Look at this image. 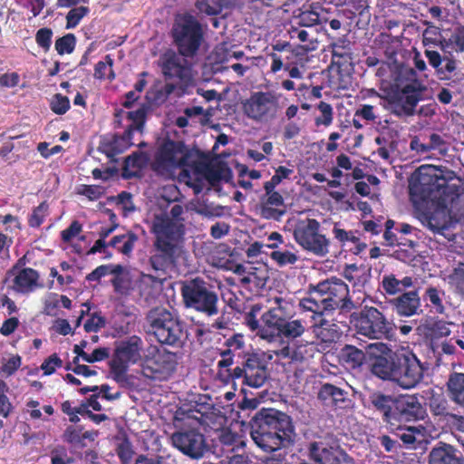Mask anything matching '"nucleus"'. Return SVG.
<instances>
[{"instance_id":"nucleus-1","label":"nucleus","mask_w":464,"mask_h":464,"mask_svg":"<svg viewBox=\"0 0 464 464\" xmlns=\"http://www.w3.org/2000/svg\"><path fill=\"white\" fill-rule=\"evenodd\" d=\"M249 434L259 450L273 454L263 464H286L285 448L295 443L296 436L291 416L275 408H261L249 420Z\"/></svg>"},{"instance_id":"nucleus-2","label":"nucleus","mask_w":464,"mask_h":464,"mask_svg":"<svg viewBox=\"0 0 464 464\" xmlns=\"http://www.w3.org/2000/svg\"><path fill=\"white\" fill-rule=\"evenodd\" d=\"M368 349L374 355L371 372L376 377L391 381L404 390L413 389L423 381L425 368L412 352H393L382 342L369 344Z\"/></svg>"},{"instance_id":"nucleus-3","label":"nucleus","mask_w":464,"mask_h":464,"mask_svg":"<svg viewBox=\"0 0 464 464\" xmlns=\"http://www.w3.org/2000/svg\"><path fill=\"white\" fill-rule=\"evenodd\" d=\"M183 212L180 204H174L169 213L154 216L151 226L154 254L149 261L156 271H165L174 266L180 256L185 236Z\"/></svg>"},{"instance_id":"nucleus-4","label":"nucleus","mask_w":464,"mask_h":464,"mask_svg":"<svg viewBox=\"0 0 464 464\" xmlns=\"http://www.w3.org/2000/svg\"><path fill=\"white\" fill-rule=\"evenodd\" d=\"M397 90L388 95L389 109L396 116H412L427 87L418 78L416 71L401 66L395 78Z\"/></svg>"},{"instance_id":"nucleus-5","label":"nucleus","mask_w":464,"mask_h":464,"mask_svg":"<svg viewBox=\"0 0 464 464\" xmlns=\"http://www.w3.org/2000/svg\"><path fill=\"white\" fill-rule=\"evenodd\" d=\"M274 307L269 308L260 317L257 318L261 311L259 304H253L250 310L245 314V324L256 334L268 342L277 340L288 314H286L288 303L282 297H276Z\"/></svg>"},{"instance_id":"nucleus-6","label":"nucleus","mask_w":464,"mask_h":464,"mask_svg":"<svg viewBox=\"0 0 464 464\" xmlns=\"http://www.w3.org/2000/svg\"><path fill=\"white\" fill-rule=\"evenodd\" d=\"M453 177V171L444 175L440 169L420 167L409 186L410 195L413 200L444 201L449 195V181Z\"/></svg>"},{"instance_id":"nucleus-7","label":"nucleus","mask_w":464,"mask_h":464,"mask_svg":"<svg viewBox=\"0 0 464 464\" xmlns=\"http://www.w3.org/2000/svg\"><path fill=\"white\" fill-rule=\"evenodd\" d=\"M150 332L161 344L180 347L183 344L184 324L179 317L162 306L152 308L147 314Z\"/></svg>"},{"instance_id":"nucleus-8","label":"nucleus","mask_w":464,"mask_h":464,"mask_svg":"<svg viewBox=\"0 0 464 464\" xmlns=\"http://www.w3.org/2000/svg\"><path fill=\"white\" fill-rule=\"evenodd\" d=\"M193 411L189 410L187 417L181 419L184 425L179 426L178 430L170 436V441L174 448L179 450L185 456L192 459H199L208 450L205 435L199 430V418L191 415Z\"/></svg>"},{"instance_id":"nucleus-9","label":"nucleus","mask_w":464,"mask_h":464,"mask_svg":"<svg viewBox=\"0 0 464 464\" xmlns=\"http://www.w3.org/2000/svg\"><path fill=\"white\" fill-rule=\"evenodd\" d=\"M171 36L179 55L185 58L195 57L204 42V32L198 20L190 14L176 17Z\"/></svg>"},{"instance_id":"nucleus-10","label":"nucleus","mask_w":464,"mask_h":464,"mask_svg":"<svg viewBox=\"0 0 464 464\" xmlns=\"http://www.w3.org/2000/svg\"><path fill=\"white\" fill-rule=\"evenodd\" d=\"M180 293L187 308L193 309L208 317L218 314V295L203 278L196 277L184 282Z\"/></svg>"},{"instance_id":"nucleus-11","label":"nucleus","mask_w":464,"mask_h":464,"mask_svg":"<svg viewBox=\"0 0 464 464\" xmlns=\"http://www.w3.org/2000/svg\"><path fill=\"white\" fill-rule=\"evenodd\" d=\"M308 294H319V297H322L324 302L323 305H325L329 313L335 310L350 312L354 308L349 286L336 276H331L315 285L310 284Z\"/></svg>"},{"instance_id":"nucleus-12","label":"nucleus","mask_w":464,"mask_h":464,"mask_svg":"<svg viewBox=\"0 0 464 464\" xmlns=\"http://www.w3.org/2000/svg\"><path fill=\"white\" fill-rule=\"evenodd\" d=\"M351 322L358 334L369 339H390L392 335V324L373 306H364L358 314L352 315Z\"/></svg>"},{"instance_id":"nucleus-13","label":"nucleus","mask_w":464,"mask_h":464,"mask_svg":"<svg viewBox=\"0 0 464 464\" xmlns=\"http://www.w3.org/2000/svg\"><path fill=\"white\" fill-rule=\"evenodd\" d=\"M280 94L274 92H254L242 102L243 113L250 120L267 123L277 118Z\"/></svg>"},{"instance_id":"nucleus-14","label":"nucleus","mask_w":464,"mask_h":464,"mask_svg":"<svg viewBox=\"0 0 464 464\" xmlns=\"http://www.w3.org/2000/svg\"><path fill=\"white\" fill-rule=\"evenodd\" d=\"M190 152L182 141L166 140L158 148L151 169L158 174H164L181 167H190Z\"/></svg>"},{"instance_id":"nucleus-15","label":"nucleus","mask_w":464,"mask_h":464,"mask_svg":"<svg viewBox=\"0 0 464 464\" xmlns=\"http://www.w3.org/2000/svg\"><path fill=\"white\" fill-rule=\"evenodd\" d=\"M177 365V353L153 346L148 350L143 359L141 371L146 378L166 380L175 372Z\"/></svg>"},{"instance_id":"nucleus-16","label":"nucleus","mask_w":464,"mask_h":464,"mask_svg":"<svg viewBox=\"0 0 464 464\" xmlns=\"http://www.w3.org/2000/svg\"><path fill=\"white\" fill-rule=\"evenodd\" d=\"M294 238L303 249L317 256L329 253L330 241L320 233V223L314 218L299 221L294 229Z\"/></svg>"},{"instance_id":"nucleus-17","label":"nucleus","mask_w":464,"mask_h":464,"mask_svg":"<svg viewBox=\"0 0 464 464\" xmlns=\"http://www.w3.org/2000/svg\"><path fill=\"white\" fill-rule=\"evenodd\" d=\"M307 457L314 464H356L355 459L337 442L314 440L306 446Z\"/></svg>"},{"instance_id":"nucleus-18","label":"nucleus","mask_w":464,"mask_h":464,"mask_svg":"<svg viewBox=\"0 0 464 464\" xmlns=\"http://www.w3.org/2000/svg\"><path fill=\"white\" fill-rule=\"evenodd\" d=\"M234 375L249 387H262L269 377L265 356L256 353L247 354L242 365L235 367Z\"/></svg>"},{"instance_id":"nucleus-19","label":"nucleus","mask_w":464,"mask_h":464,"mask_svg":"<svg viewBox=\"0 0 464 464\" xmlns=\"http://www.w3.org/2000/svg\"><path fill=\"white\" fill-rule=\"evenodd\" d=\"M426 414L425 407L416 395L396 396L388 425L393 429L394 426L423 420Z\"/></svg>"},{"instance_id":"nucleus-20","label":"nucleus","mask_w":464,"mask_h":464,"mask_svg":"<svg viewBox=\"0 0 464 464\" xmlns=\"http://www.w3.org/2000/svg\"><path fill=\"white\" fill-rule=\"evenodd\" d=\"M159 66L166 80H178L181 83H188L192 78L191 67L186 58L172 49L160 54Z\"/></svg>"},{"instance_id":"nucleus-21","label":"nucleus","mask_w":464,"mask_h":464,"mask_svg":"<svg viewBox=\"0 0 464 464\" xmlns=\"http://www.w3.org/2000/svg\"><path fill=\"white\" fill-rule=\"evenodd\" d=\"M9 276H14L12 288L16 293L27 295L44 287L39 272L34 268H23Z\"/></svg>"},{"instance_id":"nucleus-22","label":"nucleus","mask_w":464,"mask_h":464,"mask_svg":"<svg viewBox=\"0 0 464 464\" xmlns=\"http://www.w3.org/2000/svg\"><path fill=\"white\" fill-rule=\"evenodd\" d=\"M428 464H464V457L455 446L439 441L429 451Z\"/></svg>"},{"instance_id":"nucleus-23","label":"nucleus","mask_w":464,"mask_h":464,"mask_svg":"<svg viewBox=\"0 0 464 464\" xmlns=\"http://www.w3.org/2000/svg\"><path fill=\"white\" fill-rule=\"evenodd\" d=\"M318 399L325 405H330L335 409L345 410L352 405L349 392L329 382L322 384L318 392Z\"/></svg>"},{"instance_id":"nucleus-24","label":"nucleus","mask_w":464,"mask_h":464,"mask_svg":"<svg viewBox=\"0 0 464 464\" xmlns=\"http://www.w3.org/2000/svg\"><path fill=\"white\" fill-rule=\"evenodd\" d=\"M190 168L193 170L192 174L189 169H184L181 175L187 179L186 183L193 188L196 193H199L202 190V179L198 176L204 175L211 185H215L221 180V173L218 169H207L204 172V168L199 163H194Z\"/></svg>"},{"instance_id":"nucleus-25","label":"nucleus","mask_w":464,"mask_h":464,"mask_svg":"<svg viewBox=\"0 0 464 464\" xmlns=\"http://www.w3.org/2000/svg\"><path fill=\"white\" fill-rule=\"evenodd\" d=\"M393 311L404 317H410L421 312L420 298L417 289L401 294L391 301Z\"/></svg>"},{"instance_id":"nucleus-26","label":"nucleus","mask_w":464,"mask_h":464,"mask_svg":"<svg viewBox=\"0 0 464 464\" xmlns=\"http://www.w3.org/2000/svg\"><path fill=\"white\" fill-rule=\"evenodd\" d=\"M133 145L130 130H125L122 134H113L105 137L101 142L102 151L108 158H113L116 155L123 153Z\"/></svg>"},{"instance_id":"nucleus-27","label":"nucleus","mask_w":464,"mask_h":464,"mask_svg":"<svg viewBox=\"0 0 464 464\" xmlns=\"http://www.w3.org/2000/svg\"><path fill=\"white\" fill-rule=\"evenodd\" d=\"M287 33L291 40L296 41L300 48L305 52L314 51L317 48V30L307 28L291 23Z\"/></svg>"},{"instance_id":"nucleus-28","label":"nucleus","mask_w":464,"mask_h":464,"mask_svg":"<svg viewBox=\"0 0 464 464\" xmlns=\"http://www.w3.org/2000/svg\"><path fill=\"white\" fill-rule=\"evenodd\" d=\"M311 328L314 336L325 343H336L342 335L340 327L324 316L314 320Z\"/></svg>"},{"instance_id":"nucleus-29","label":"nucleus","mask_w":464,"mask_h":464,"mask_svg":"<svg viewBox=\"0 0 464 464\" xmlns=\"http://www.w3.org/2000/svg\"><path fill=\"white\" fill-rule=\"evenodd\" d=\"M365 360V353L355 345L344 344L338 353L339 362L347 370L359 369Z\"/></svg>"},{"instance_id":"nucleus-30","label":"nucleus","mask_w":464,"mask_h":464,"mask_svg":"<svg viewBox=\"0 0 464 464\" xmlns=\"http://www.w3.org/2000/svg\"><path fill=\"white\" fill-rule=\"evenodd\" d=\"M284 206V198L279 192L266 194L262 198L260 205V215L266 219L279 220L285 214V210L278 208Z\"/></svg>"},{"instance_id":"nucleus-31","label":"nucleus","mask_w":464,"mask_h":464,"mask_svg":"<svg viewBox=\"0 0 464 464\" xmlns=\"http://www.w3.org/2000/svg\"><path fill=\"white\" fill-rule=\"evenodd\" d=\"M396 396L384 394L380 391L369 394L368 401L370 407L382 415V420L389 423L391 413L393 410Z\"/></svg>"},{"instance_id":"nucleus-32","label":"nucleus","mask_w":464,"mask_h":464,"mask_svg":"<svg viewBox=\"0 0 464 464\" xmlns=\"http://www.w3.org/2000/svg\"><path fill=\"white\" fill-rule=\"evenodd\" d=\"M391 431L402 441L406 448L410 449H416L424 435V428L421 425L418 427L406 424L398 425L391 429Z\"/></svg>"},{"instance_id":"nucleus-33","label":"nucleus","mask_w":464,"mask_h":464,"mask_svg":"<svg viewBox=\"0 0 464 464\" xmlns=\"http://www.w3.org/2000/svg\"><path fill=\"white\" fill-rule=\"evenodd\" d=\"M142 340L137 336H130L121 343L115 349V355L127 362H137L140 358Z\"/></svg>"},{"instance_id":"nucleus-34","label":"nucleus","mask_w":464,"mask_h":464,"mask_svg":"<svg viewBox=\"0 0 464 464\" xmlns=\"http://www.w3.org/2000/svg\"><path fill=\"white\" fill-rule=\"evenodd\" d=\"M423 217L427 227L434 233L442 234L443 230L448 228V213L445 205L438 204L434 210L424 212Z\"/></svg>"},{"instance_id":"nucleus-35","label":"nucleus","mask_w":464,"mask_h":464,"mask_svg":"<svg viewBox=\"0 0 464 464\" xmlns=\"http://www.w3.org/2000/svg\"><path fill=\"white\" fill-rule=\"evenodd\" d=\"M446 387L451 401L464 408V372H451Z\"/></svg>"},{"instance_id":"nucleus-36","label":"nucleus","mask_w":464,"mask_h":464,"mask_svg":"<svg viewBox=\"0 0 464 464\" xmlns=\"http://www.w3.org/2000/svg\"><path fill=\"white\" fill-rule=\"evenodd\" d=\"M307 328V323L304 319H293L288 315L279 334L277 340L294 341L301 337Z\"/></svg>"},{"instance_id":"nucleus-37","label":"nucleus","mask_w":464,"mask_h":464,"mask_svg":"<svg viewBox=\"0 0 464 464\" xmlns=\"http://www.w3.org/2000/svg\"><path fill=\"white\" fill-rule=\"evenodd\" d=\"M414 281L411 276H404L398 279L395 275H384L382 280V286L385 294L388 295H395L404 293L408 288L413 286Z\"/></svg>"},{"instance_id":"nucleus-38","label":"nucleus","mask_w":464,"mask_h":464,"mask_svg":"<svg viewBox=\"0 0 464 464\" xmlns=\"http://www.w3.org/2000/svg\"><path fill=\"white\" fill-rule=\"evenodd\" d=\"M449 324L443 320H427L422 324V334L432 343L450 334Z\"/></svg>"},{"instance_id":"nucleus-39","label":"nucleus","mask_w":464,"mask_h":464,"mask_svg":"<svg viewBox=\"0 0 464 464\" xmlns=\"http://www.w3.org/2000/svg\"><path fill=\"white\" fill-rule=\"evenodd\" d=\"M319 10H322L320 6H311L310 9L303 10L294 17L292 23L307 28H314L316 24L326 23L327 19L320 15Z\"/></svg>"},{"instance_id":"nucleus-40","label":"nucleus","mask_w":464,"mask_h":464,"mask_svg":"<svg viewBox=\"0 0 464 464\" xmlns=\"http://www.w3.org/2000/svg\"><path fill=\"white\" fill-rule=\"evenodd\" d=\"M308 295L309 296L304 297L299 301V307L303 311L312 312L313 320H317V318L329 314L328 310L325 308V305H323V303L324 302L322 297H319V294Z\"/></svg>"},{"instance_id":"nucleus-41","label":"nucleus","mask_w":464,"mask_h":464,"mask_svg":"<svg viewBox=\"0 0 464 464\" xmlns=\"http://www.w3.org/2000/svg\"><path fill=\"white\" fill-rule=\"evenodd\" d=\"M138 239L139 237L134 232L128 231L123 235L114 236L108 246L117 248L120 253L129 256L132 253Z\"/></svg>"},{"instance_id":"nucleus-42","label":"nucleus","mask_w":464,"mask_h":464,"mask_svg":"<svg viewBox=\"0 0 464 464\" xmlns=\"http://www.w3.org/2000/svg\"><path fill=\"white\" fill-rule=\"evenodd\" d=\"M150 156L143 151H134L124 160L123 171L125 177L135 176V173H127L132 169L136 171L145 169L150 163Z\"/></svg>"},{"instance_id":"nucleus-43","label":"nucleus","mask_w":464,"mask_h":464,"mask_svg":"<svg viewBox=\"0 0 464 464\" xmlns=\"http://www.w3.org/2000/svg\"><path fill=\"white\" fill-rule=\"evenodd\" d=\"M445 292L443 290L438 289L435 286H429L425 290L423 300L427 302V305L431 308V311L442 314L445 313V306L442 301Z\"/></svg>"},{"instance_id":"nucleus-44","label":"nucleus","mask_w":464,"mask_h":464,"mask_svg":"<svg viewBox=\"0 0 464 464\" xmlns=\"http://www.w3.org/2000/svg\"><path fill=\"white\" fill-rule=\"evenodd\" d=\"M221 359L218 362V372L217 378L221 382L225 384H228L231 382L237 380V377L234 375L235 368L231 369L230 367L234 363V356L228 355L225 356V354H219Z\"/></svg>"},{"instance_id":"nucleus-45","label":"nucleus","mask_w":464,"mask_h":464,"mask_svg":"<svg viewBox=\"0 0 464 464\" xmlns=\"http://www.w3.org/2000/svg\"><path fill=\"white\" fill-rule=\"evenodd\" d=\"M120 268V272L111 274L113 277L111 278V283L116 294L126 295L130 288V279L129 277V273L121 264Z\"/></svg>"},{"instance_id":"nucleus-46","label":"nucleus","mask_w":464,"mask_h":464,"mask_svg":"<svg viewBox=\"0 0 464 464\" xmlns=\"http://www.w3.org/2000/svg\"><path fill=\"white\" fill-rule=\"evenodd\" d=\"M105 61H100L95 64L93 76L98 80L108 79L113 81L116 77L112 69L114 61L110 54L105 56Z\"/></svg>"},{"instance_id":"nucleus-47","label":"nucleus","mask_w":464,"mask_h":464,"mask_svg":"<svg viewBox=\"0 0 464 464\" xmlns=\"http://www.w3.org/2000/svg\"><path fill=\"white\" fill-rule=\"evenodd\" d=\"M414 144H418L417 140H413L411 142V148L416 150L418 152L425 153L430 150H439L440 152L446 150V143L440 134L432 133L429 137V141L425 145L421 146V149L415 147Z\"/></svg>"},{"instance_id":"nucleus-48","label":"nucleus","mask_w":464,"mask_h":464,"mask_svg":"<svg viewBox=\"0 0 464 464\" xmlns=\"http://www.w3.org/2000/svg\"><path fill=\"white\" fill-rule=\"evenodd\" d=\"M431 413L439 417L440 420H444L451 413L449 411V402L442 395H433L429 402Z\"/></svg>"},{"instance_id":"nucleus-49","label":"nucleus","mask_w":464,"mask_h":464,"mask_svg":"<svg viewBox=\"0 0 464 464\" xmlns=\"http://www.w3.org/2000/svg\"><path fill=\"white\" fill-rule=\"evenodd\" d=\"M147 110L144 106L127 112L128 120L131 121V124L126 130H130V134L133 135L134 131H143L146 121Z\"/></svg>"},{"instance_id":"nucleus-50","label":"nucleus","mask_w":464,"mask_h":464,"mask_svg":"<svg viewBox=\"0 0 464 464\" xmlns=\"http://www.w3.org/2000/svg\"><path fill=\"white\" fill-rule=\"evenodd\" d=\"M110 370L113 380L118 383L127 382L128 362L114 355L113 359L110 362Z\"/></svg>"},{"instance_id":"nucleus-51","label":"nucleus","mask_w":464,"mask_h":464,"mask_svg":"<svg viewBox=\"0 0 464 464\" xmlns=\"http://www.w3.org/2000/svg\"><path fill=\"white\" fill-rule=\"evenodd\" d=\"M224 345L225 349L220 350L219 354H225V356H234L237 351L242 350L245 347V336L242 334H235L229 338L226 339Z\"/></svg>"},{"instance_id":"nucleus-52","label":"nucleus","mask_w":464,"mask_h":464,"mask_svg":"<svg viewBox=\"0 0 464 464\" xmlns=\"http://www.w3.org/2000/svg\"><path fill=\"white\" fill-rule=\"evenodd\" d=\"M76 46V37L73 34L69 33L56 39L54 48L58 54H71Z\"/></svg>"},{"instance_id":"nucleus-53","label":"nucleus","mask_w":464,"mask_h":464,"mask_svg":"<svg viewBox=\"0 0 464 464\" xmlns=\"http://www.w3.org/2000/svg\"><path fill=\"white\" fill-rule=\"evenodd\" d=\"M269 256L280 267L294 265L298 260L297 255L287 249L274 250Z\"/></svg>"},{"instance_id":"nucleus-54","label":"nucleus","mask_w":464,"mask_h":464,"mask_svg":"<svg viewBox=\"0 0 464 464\" xmlns=\"http://www.w3.org/2000/svg\"><path fill=\"white\" fill-rule=\"evenodd\" d=\"M306 353L304 345L285 346L281 349L280 355L289 359L291 362H302L306 359Z\"/></svg>"},{"instance_id":"nucleus-55","label":"nucleus","mask_w":464,"mask_h":464,"mask_svg":"<svg viewBox=\"0 0 464 464\" xmlns=\"http://www.w3.org/2000/svg\"><path fill=\"white\" fill-rule=\"evenodd\" d=\"M316 108L320 111L321 115L316 116L314 119V124L319 127L321 125L328 127L333 123L334 120V110L331 104L325 102H320Z\"/></svg>"},{"instance_id":"nucleus-56","label":"nucleus","mask_w":464,"mask_h":464,"mask_svg":"<svg viewBox=\"0 0 464 464\" xmlns=\"http://www.w3.org/2000/svg\"><path fill=\"white\" fill-rule=\"evenodd\" d=\"M120 271V264L101 265L86 276V280L89 282H99L102 277L107 275H111L112 273H118Z\"/></svg>"},{"instance_id":"nucleus-57","label":"nucleus","mask_w":464,"mask_h":464,"mask_svg":"<svg viewBox=\"0 0 464 464\" xmlns=\"http://www.w3.org/2000/svg\"><path fill=\"white\" fill-rule=\"evenodd\" d=\"M89 13L90 8L87 6L81 5L72 8L66 15V29L75 28Z\"/></svg>"},{"instance_id":"nucleus-58","label":"nucleus","mask_w":464,"mask_h":464,"mask_svg":"<svg viewBox=\"0 0 464 464\" xmlns=\"http://www.w3.org/2000/svg\"><path fill=\"white\" fill-rule=\"evenodd\" d=\"M51 111L57 115L65 114L70 109V100L61 93L53 95L50 102Z\"/></svg>"},{"instance_id":"nucleus-59","label":"nucleus","mask_w":464,"mask_h":464,"mask_svg":"<svg viewBox=\"0 0 464 464\" xmlns=\"http://www.w3.org/2000/svg\"><path fill=\"white\" fill-rule=\"evenodd\" d=\"M48 205L42 202L39 206L33 209L32 214L28 218V225L31 227H39L44 222L47 215Z\"/></svg>"},{"instance_id":"nucleus-60","label":"nucleus","mask_w":464,"mask_h":464,"mask_svg":"<svg viewBox=\"0 0 464 464\" xmlns=\"http://www.w3.org/2000/svg\"><path fill=\"white\" fill-rule=\"evenodd\" d=\"M7 391V384L3 380H0V415L4 418L9 417L14 410V406L5 394Z\"/></svg>"},{"instance_id":"nucleus-61","label":"nucleus","mask_w":464,"mask_h":464,"mask_svg":"<svg viewBox=\"0 0 464 464\" xmlns=\"http://www.w3.org/2000/svg\"><path fill=\"white\" fill-rule=\"evenodd\" d=\"M442 61L443 63L437 71V74L440 80H450L457 69V61L449 56H444Z\"/></svg>"},{"instance_id":"nucleus-62","label":"nucleus","mask_w":464,"mask_h":464,"mask_svg":"<svg viewBox=\"0 0 464 464\" xmlns=\"http://www.w3.org/2000/svg\"><path fill=\"white\" fill-rule=\"evenodd\" d=\"M53 34V30L48 27L40 28L35 34V42L37 45L45 53L51 48Z\"/></svg>"},{"instance_id":"nucleus-63","label":"nucleus","mask_w":464,"mask_h":464,"mask_svg":"<svg viewBox=\"0 0 464 464\" xmlns=\"http://www.w3.org/2000/svg\"><path fill=\"white\" fill-rule=\"evenodd\" d=\"M195 5L199 13L209 16L218 15L222 12V5L219 3L211 4L208 1L201 0L198 1Z\"/></svg>"},{"instance_id":"nucleus-64","label":"nucleus","mask_w":464,"mask_h":464,"mask_svg":"<svg viewBox=\"0 0 464 464\" xmlns=\"http://www.w3.org/2000/svg\"><path fill=\"white\" fill-rule=\"evenodd\" d=\"M63 366V361L57 353L51 354L46 358L41 365V369L44 371V375H51L55 372L56 368Z\"/></svg>"}]
</instances>
